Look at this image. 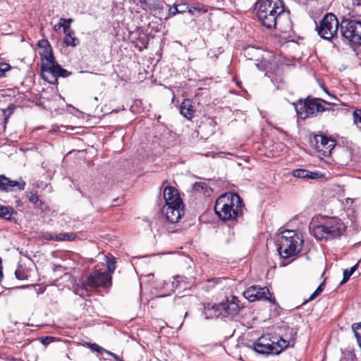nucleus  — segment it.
Instances as JSON below:
<instances>
[{
  "mask_svg": "<svg viewBox=\"0 0 361 361\" xmlns=\"http://www.w3.org/2000/svg\"><path fill=\"white\" fill-rule=\"evenodd\" d=\"M256 16L268 29H276L283 33L292 30L290 13L283 0H261L256 4Z\"/></svg>",
  "mask_w": 361,
  "mask_h": 361,
  "instance_id": "1",
  "label": "nucleus"
},
{
  "mask_svg": "<svg viewBox=\"0 0 361 361\" xmlns=\"http://www.w3.org/2000/svg\"><path fill=\"white\" fill-rule=\"evenodd\" d=\"M214 211L222 220L235 219L242 214V201L237 194L225 193L216 200Z\"/></svg>",
  "mask_w": 361,
  "mask_h": 361,
  "instance_id": "2",
  "label": "nucleus"
},
{
  "mask_svg": "<svg viewBox=\"0 0 361 361\" xmlns=\"http://www.w3.org/2000/svg\"><path fill=\"white\" fill-rule=\"evenodd\" d=\"M294 344V338L286 340L267 334L259 337L254 343L253 348L258 353L278 355L288 346H293Z\"/></svg>",
  "mask_w": 361,
  "mask_h": 361,
  "instance_id": "3",
  "label": "nucleus"
},
{
  "mask_svg": "<svg viewBox=\"0 0 361 361\" xmlns=\"http://www.w3.org/2000/svg\"><path fill=\"white\" fill-rule=\"evenodd\" d=\"M278 241V251L283 258L290 257L298 254L302 250L303 244V240L293 230L281 232Z\"/></svg>",
  "mask_w": 361,
  "mask_h": 361,
  "instance_id": "4",
  "label": "nucleus"
},
{
  "mask_svg": "<svg viewBox=\"0 0 361 361\" xmlns=\"http://www.w3.org/2000/svg\"><path fill=\"white\" fill-rule=\"evenodd\" d=\"M331 105L334 104L322 99L307 98L304 102L297 104L295 110L299 118L305 119L309 116L315 115L318 112L330 109Z\"/></svg>",
  "mask_w": 361,
  "mask_h": 361,
  "instance_id": "5",
  "label": "nucleus"
},
{
  "mask_svg": "<svg viewBox=\"0 0 361 361\" xmlns=\"http://www.w3.org/2000/svg\"><path fill=\"white\" fill-rule=\"evenodd\" d=\"M341 32L349 42L361 45V20L345 18L341 24Z\"/></svg>",
  "mask_w": 361,
  "mask_h": 361,
  "instance_id": "6",
  "label": "nucleus"
},
{
  "mask_svg": "<svg viewBox=\"0 0 361 361\" xmlns=\"http://www.w3.org/2000/svg\"><path fill=\"white\" fill-rule=\"evenodd\" d=\"M338 25L334 14L326 13L317 26L318 35L324 39L331 40L337 35Z\"/></svg>",
  "mask_w": 361,
  "mask_h": 361,
  "instance_id": "7",
  "label": "nucleus"
},
{
  "mask_svg": "<svg viewBox=\"0 0 361 361\" xmlns=\"http://www.w3.org/2000/svg\"><path fill=\"white\" fill-rule=\"evenodd\" d=\"M310 144L317 152L322 155L327 157L331 153V150L334 147L335 143L331 140L322 135H316L310 140Z\"/></svg>",
  "mask_w": 361,
  "mask_h": 361,
  "instance_id": "8",
  "label": "nucleus"
},
{
  "mask_svg": "<svg viewBox=\"0 0 361 361\" xmlns=\"http://www.w3.org/2000/svg\"><path fill=\"white\" fill-rule=\"evenodd\" d=\"M327 238H336L341 236L346 230V226L337 217L328 219L324 224Z\"/></svg>",
  "mask_w": 361,
  "mask_h": 361,
  "instance_id": "9",
  "label": "nucleus"
},
{
  "mask_svg": "<svg viewBox=\"0 0 361 361\" xmlns=\"http://www.w3.org/2000/svg\"><path fill=\"white\" fill-rule=\"evenodd\" d=\"M244 297L250 302L270 300L271 294L267 287L251 286L243 293Z\"/></svg>",
  "mask_w": 361,
  "mask_h": 361,
  "instance_id": "10",
  "label": "nucleus"
},
{
  "mask_svg": "<svg viewBox=\"0 0 361 361\" xmlns=\"http://www.w3.org/2000/svg\"><path fill=\"white\" fill-rule=\"evenodd\" d=\"M220 308L221 310V317L228 319H233L235 317L240 311V305L238 300L235 297H232L231 299H226L220 303Z\"/></svg>",
  "mask_w": 361,
  "mask_h": 361,
  "instance_id": "11",
  "label": "nucleus"
},
{
  "mask_svg": "<svg viewBox=\"0 0 361 361\" xmlns=\"http://www.w3.org/2000/svg\"><path fill=\"white\" fill-rule=\"evenodd\" d=\"M111 283V276L105 272L94 271L87 279V284L90 288L99 286L107 287Z\"/></svg>",
  "mask_w": 361,
  "mask_h": 361,
  "instance_id": "12",
  "label": "nucleus"
},
{
  "mask_svg": "<svg viewBox=\"0 0 361 361\" xmlns=\"http://www.w3.org/2000/svg\"><path fill=\"white\" fill-rule=\"evenodd\" d=\"M25 185V182L22 178L16 180L4 175H0V191L8 192L23 190Z\"/></svg>",
  "mask_w": 361,
  "mask_h": 361,
  "instance_id": "13",
  "label": "nucleus"
},
{
  "mask_svg": "<svg viewBox=\"0 0 361 361\" xmlns=\"http://www.w3.org/2000/svg\"><path fill=\"white\" fill-rule=\"evenodd\" d=\"M47 61L46 63H44L42 68L44 71L52 73L55 76H66L67 71L62 68L54 60L53 54L50 51L45 56Z\"/></svg>",
  "mask_w": 361,
  "mask_h": 361,
  "instance_id": "14",
  "label": "nucleus"
},
{
  "mask_svg": "<svg viewBox=\"0 0 361 361\" xmlns=\"http://www.w3.org/2000/svg\"><path fill=\"white\" fill-rule=\"evenodd\" d=\"M163 212L167 221L171 224L178 222L184 214V205L164 206Z\"/></svg>",
  "mask_w": 361,
  "mask_h": 361,
  "instance_id": "15",
  "label": "nucleus"
},
{
  "mask_svg": "<svg viewBox=\"0 0 361 361\" xmlns=\"http://www.w3.org/2000/svg\"><path fill=\"white\" fill-rule=\"evenodd\" d=\"M163 195L166 202L165 206L183 204L178 190L174 187H166L164 190Z\"/></svg>",
  "mask_w": 361,
  "mask_h": 361,
  "instance_id": "16",
  "label": "nucleus"
},
{
  "mask_svg": "<svg viewBox=\"0 0 361 361\" xmlns=\"http://www.w3.org/2000/svg\"><path fill=\"white\" fill-rule=\"evenodd\" d=\"M292 175L295 178L317 179L322 177V175L317 171H309L302 169H295L292 171Z\"/></svg>",
  "mask_w": 361,
  "mask_h": 361,
  "instance_id": "17",
  "label": "nucleus"
},
{
  "mask_svg": "<svg viewBox=\"0 0 361 361\" xmlns=\"http://www.w3.org/2000/svg\"><path fill=\"white\" fill-rule=\"evenodd\" d=\"M64 33L66 35L63 42L67 46L75 47L79 44L80 40L75 36V32L68 26H64Z\"/></svg>",
  "mask_w": 361,
  "mask_h": 361,
  "instance_id": "18",
  "label": "nucleus"
},
{
  "mask_svg": "<svg viewBox=\"0 0 361 361\" xmlns=\"http://www.w3.org/2000/svg\"><path fill=\"white\" fill-rule=\"evenodd\" d=\"M180 114L188 119H191L195 113V110L190 99H184L180 107Z\"/></svg>",
  "mask_w": 361,
  "mask_h": 361,
  "instance_id": "19",
  "label": "nucleus"
},
{
  "mask_svg": "<svg viewBox=\"0 0 361 361\" xmlns=\"http://www.w3.org/2000/svg\"><path fill=\"white\" fill-rule=\"evenodd\" d=\"M204 314L206 318H214L221 317V310L220 308V303L210 305L208 304L204 307Z\"/></svg>",
  "mask_w": 361,
  "mask_h": 361,
  "instance_id": "20",
  "label": "nucleus"
},
{
  "mask_svg": "<svg viewBox=\"0 0 361 361\" xmlns=\"http://www.w3.org/2000/svg\"><path fill=\"white\" fill-rule=\"evenodd\" d=\"M140 2L145 10L154 11L156 13H160L163 9L162 6L157 0H140Z\"/></svg>",
  "mask_w": 361,
  "mask_h": 361,
  "instance_id": "21",
  "label": "nucleus"
},
{
  "mask_svg": "<svg viewBox=\"0 0 361 361\" xmlns=\"http://www.w3.org/2000/svg\"><path fill=\"white\" fill-rule=\"evenodd\" d=\"M192 189L195 192L203 194L204 195H209L211 191V188L204 182L195 183L193 185Z\"/></svg>",
  "mask_w": 361,
  "mask_h": 361,
  "instance_id": "22",
  "label": "nucleus"
},
{
  "mask_svg": "<svg viewBox=\"0 0 361 361\" xmlns=\"http://www.w3.org/2000/svg\"><path fill=\"white\" fill-rule=\"evenodd\" d=\"M312 234L316 238L319 240L329 239V238H327L326 236L327 235V233L326 232V229L324 224L315 226L312 230Z\"/></svg>",
  "mask_w": 361,
  "mask_h": 361,
  "instance_id": "23",
  "label": "nucleus"
},
{
  "mask_svg": "<svg viewBox=\"0 0 361 361\" xmlns=\"http://www.w3.org/2000/svg\"><path fill=\"white\" fill-rule=\"evenodd\" d=\"M89 286L87 284V281L83 282L80 286L77 285L74 289V293L76 295H80L82 298H85L90 295V291L88 290Z\"/></svg>",
  "mask_w": 361,
  "mask_h": 361,
  "instance_id": "24",
  "label": "nucleus"
},
{
  "mask_svg": "<svg viewBox=\"0 0 361 361\" xmlns=\"http://www.w3.org/2000/svg\"><path fill=\"white\" fill-rule=\"evenodd\" d=\"M13 209L11 207L0 205V217L5 219H11Z\"/></svg>",
  "mask_w": 361,
  "mask_h": 361,
  "instance_id": "25",
  "label": "nucleus"
},
{
  "mask_svg": "<svg viewBox=\"0 0 361 361\" xmlns=\"http://www.w3.org/2000/svg\"><path fill=\"white\" fill-rule=\"evenodd\" d=\"M76 238L75 233H58V237L56 238V241H73Z\"/></svg>",
  "mask_w": 361,
  "mask_h": 361,
  "instance_id": "26",
  "label": "nucleus"
},
{
  "mask_svg": "<svg viewBox=\"0 0 361 361\" xmlns=\"http://www.w3.org/2000/svg\"><path fill=\"white\" fill-rule=\"evenodd\" d=\"M352 329L356 337L357 343L361 348V323H355L352 325Z\"/></svg>",
  "mask_w": 361,
  "mask_h": 361,
  "instance_id": "27",
  "label": "nucleus"
},
{
  "mask_svg": "<svg viewBox=\"0 0 361 361\" xmlns=\"http://www.w3.org/2000/svg\"><path fill=\"white\" fill-rule=\"evenodd\" d=\"M357 267H358V263H357L355 265L353 266L350 269H345L343 271V278L342 281L341 282V284H343L348 281L350 277L357 269Z\"/></svg>",
  "mask_w": 361,
  "mask_h": 361,
  "instance_id": "28",
  "label": "nucleus"
},
{
  "mask_svg": "<svg viewBox=\"0 0 361 361\" xmlns=\"http://www.w3.org/2000/svg\"><path fill=\"white\" fill-rule=\"evenodd\" d=\"M352 11L355 15L361 16V0H352Z\"/></svg>",
  "mask_w": 361,
  "mask_h": 361,
  "instance_id": "29",
  "label": "nucleus"
},
{
  "mask_svg": "<svg viewBox=\"0 0 361 361\" xmlns=\"http://www.w3.org/2000/svg\"><path fill=\"white\" fill-rule=\"evenodd\" d=\"M324 283H321L319 286V287L315 290V291L310 296V298L304 301L303 304H305L311 300H313L314 298H316L324 290Z\"/></svg>",
  "mask_w": 361,
  "mask_h": 361,
  "instance_id": "30",
  "label": "nucleus"
},
{
  "mask_svg": "<svg viewBox=\"0 0 361 361\" xmlns=\"http://www.w3.org/2000/svg\"><path fill=\"white\" fill-rule=\"evenodd\" d=\"M324 283H321L319 286V287L315 290V291L310 296V298L304 301L303 304H305L311 300H313L314 298H316L324 290Z\"/></svg>",
  "mask_w": 361,
  "mask_h": 361,
  "instance_id": "31",
  "label": "nucleus"
},
{
  "mask_svg": "<svg viewBox=\"0 0 361 361\" xmlns=\"http://www.w3.org/2000/svg\"><path fill=\"white\" fill-rule=\"evenodd\" d=\"M106 267H107V269H108V272H109L107 274H109L111 276V274L112 273H114V271L116 269V264H115L114 258L107 257Z\"/></svg>",
  "mask_w": 361,
  "mask_h": 361,
  "instance_id": "32",
  "label": "nucleus"
},
{
  "mask_svg": "<svg viewBox=\"0 0 361 361\" xmlns=\"http://www.w3.org/2000/svg\"><path fill=\"white\" fill-rule=\"evenodd\" d=\"M354 123L361 129V109H356L353 112Z\"/></svg>",
  "mask_w": 361,
  "mask_h": 361,
  "instance_id": "33",
  "label": "nucleus"
},
{
  "mask_svg": "<svg viewBox=\"0 0 361 361\" xmlns=\"http://www.w3.org/2000/svg\"><path fill=\"white\" fill-rule=\"evenodd\" d=\"M15 275L19 280H24L27 278V274L25 272L23 268L21 266L18 267L15 271Z\"/></svg>",
  "mask_w": 361,
  "mask_h": 361,
  "instance_id": "34",
  "label": "nucleus"
},
{
  "mask_svg": "<svg viewBox=\"0 0 361 361\" xmlns=\"http://www.w3.org/2000/svg\"><path fill=\"white\" fill-rule=\"evenodd\" d=\"M27 197L30 202L35 205L41 204V201L39 199V197L34 192H30L27 193Z\"/></svg>",
  "mask_w": 361,
  "mask_h": 361,
  "instance_id": "35",
  "label": "nucleus"
},
{
  "mask_svg": "<svg viewBox=\"0 0 361 361\" xmlns=\"http://www.w3.org/2000/svg\"><path fill=\"white\" fill-rule=\"evenodd\" d=\"M11 66L8 63H0V78L5 76V73L11 69Z\"/></svg>",
  "mask_w": 361,
  "mask_h": 361,
  "instance_id": "36",
  "label": "nucleus"
},
{
  "mask_svg": "<svg viewBox=\"0 0 361 361\" xmlns=\"http://www.w3.org/2000/svg\"><path fill=\"white\" fill-rule=\"evenodd\" d=\"M88 346L92 349L94 351H97L98 353L105 352L107 351L106 350L104 349L101 346L98 345L96 343H88Z\"/></svg>",
  "mask_w": 361,
  "mask_h": 361,
  "instance_id": "37",
  "label": "nucleus"
},
{
  "mask_svg": "<svg viewBox=\"0 0 361 361\" xmlns=\"http://www.w3.org/2000/svg\"><path fill=\"white\" fill-rule=\"evenodd\" d=\"M58 237V233H46L44 235V238L48 240H54L56 241V238Z\"/></svg>",
  "mask_w": 361,
  "mask_h": 361,
  "instance_id": "38",
  "label": "nucleus"
},
{
  "mask_svg": "<svg viewBox=\"0 0 361 361\" xmlns=\"http://www.w3.org/2000/svg\"><path fill=\"white\" fill-rule=\"evenodd\" d=\"M184 12H185L184 9H179V8L176 7V6L174 7V8H169V14L171 16H174L176 13H184Z\"/></svg>",
  "mask_w": 361,
  "mask_h": 361,
  "instance_id": "39",
  "label": "nucleus"
},
{
  "mask_svg": "<svg viewBox=\"0 0 361 361\" xmlns=\"http://www.w3.org/2000/svg\"><path fill=\"white\" fill-rule=\"evenodd\" d=\"M188 11L194 15L195 12L200 13L201 9L198 7H188Z\"/></svg>",
  "mask_w": 361,
  "mask_h": 361,
  "instance_id": "40",
  "label": "nucleus"
},
{
  "mask_svg": "<svg viewBox=\"0 0 361 361\" xmlns=\"http://www.w3.org/2000/svg\"><path fill=\"white\" fill-rule=\"evenodd\" d=\"M106 353L112 356L116 361H123L118 355H117L110 351H106Z\"/></svg>",
  "mask_w": 361,
  "mask_h": 361,
  "instance_id": "41",
  "label": "nucleus"
},
{
  "mask_svg": "<svg viewBox=\"0 0 361 361\" xmlns=\"http://www.w3.org/2000/svg\"><path fill=\"white\" fill-rule=\"evenodd\" d=\"M65 24L61 23V22L56 24L54 27V29L55 31H58L61 27H63L64 29Z\"/></svg>",
  "mask_w": 361,
  "mask_h": 361,
  "instance_id": "42",
  "label": "nucleus"
},
{
  "mask_svg": "<svg viewBox=\"0 0 361 361\" xmlns=\"http://www.w3.org/2000/svg\"><path fill=\"white\" fill-rule=\"evenodd\" d=\"M176 7H178L179 9H184L185 12L186 11H188L189 6L185 4H180L178 5Z\"/></svg>",
  "mask_w": 361,
  "mask_h": 361,
  "instance_id": "43",
  "label": "nucleus"
},
{
  "mask_svg": "<svg viewBox=\"0 0 361 361\" xmlns=\"http://www.w3.org/2000/svg\"><path fill=\"white\" fill-rule=\"evenodd\" d=\"M38 44H39V47H45L46 45L48 44V41L47 40L39 41L38 42Z\"/></svg>",
  "mask_w": 361,
  "mask_h": 361,
  "instance_id": "44",
  "label": "nucleus"
},
{
  "mask_svg": "<svg viewBox=\"0 0 361 361\" xmlns=\"http://www.w3.org/2000/svg\"><path fill=\"white\" fill-rule=\"evenodd\" d=\"M60 21L67 22V24L70 25L71 23L73 22V19H71V18H68V19L61 18Z\"/></svg>",
  "mask_w": 361,
  "mask_h": 361,
  "instance_id": "45",
  "label": "nucleus"
},
{
  "mask_svg": "<svg viewBox=\"0 0 361 361\" xmlns=\"http://www.w3.org/2000/svg\"><path fill=\"white\" fill-rule=\"evenodd\" d=\"M94 100H95V101H97V100H98V99H97V97H94Z\"/></svg>",
  "mask_w": 361,
  "mask_h": 361,
  "instance_id": "46",
  "label": "nucleus"
}]
</instances>
